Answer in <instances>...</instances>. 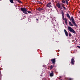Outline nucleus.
<instances>
[{"label": "nucleus", "instance_id": "obj_25", "mask_svg": "<svg viewBox=\"0 0 80 80\" xmlns=\"http://www.w3.org/2000/svg\"><path fill=\"white\" fill-rule=\"evenodd\" d=\"M62 19H63V20H64V16H62Z\"/></svg>", "mask_w": 80, "mask_h": 80}, {"label": "nucleus", "instance_id": "obj_21", "mask_svg": "<svg viewBox=\"0 0 80 80\" xmlns=\"http://www.w3.org/2000/svg\"><path fill=\"white\" fill-rule=\"evenodd\" d=\"M27 12L28 13H32V12H31V11H27Z\"/></svg>", "mask_w": 80, "mask_h": 80}, {"label": "nucleus", "instance_id": "obj_11", "mask_svg": "<svg viewBox=\"0 0 80 80\" xmlns=\"http://www.w3.org/2000/svg\"><path fill=\"white\" fill-rule=\"evenodd\" d=\"M69 23L70 25L71 26V27H73V24H72V22H71L70 21L69 22Z\"/></svg>", "mask_w": 80, "mask_h": 80}, {"label": "nucleus", "instance_id": "obj_15", "mask_svg": "<svg viewBox=\"0 0 80 80\" xmlns=\"http://www.w3.org/2000/svg\"><path fill=\"white\" fill-rule=\"evenodd\" d=\"M41 17L43 20H44V19H45V18L46 17H45V16L43 15V16H42Z\"/></svg>", "mask_w": 80, "mask_h": 80}, {"label": "nucleus", "instance_id": "obj_30", "mask_svg": "<svg viewBox=\"0 0 80 80\" xmlns=\"http://www.w3.org/2000/svg\"><path fill=\"white\" fill-rule=\"evenodd\" d=\"M54 7L55 8H56V6H54Z\"/></svg>", "mask_w": 80, "mask_h": 80}, {"label": "nucleus", "instance_id": "obj_28", "mask_svg": "<svg viewBox=\"0 0 80 80\" xmlns=\"http://www.w3.org/2000/svg\"><path fill=\"white\" fill-rule=\"evenodd\" d=\"M36 20H37V21H38V19H36Z\"/></svg>", "mask_w": 80, "mask_h": 80}, {"label": "nucleus", "instance_id": "obj_3", "mask_svg": "<svg viewBox=\"0 0 80 80\" xmlns=\"http://www.w3.org/2000/svg\"><path fill=\"white\" fill-rule=\"evenodd\" d=\"M21 11H22L23 12H25L27 11V8H21Z\"/></svg>", "mask_w": 80, "mask_h": 80}, {"label": "nucleus", "instance_id": "obj_9", "mask_svg": "<svg viewBox=\"0 0 80 80\" xmlns=\"http://www.w3.org/2000/svg\"><path fill=\"white\" fill-rule=\"evenodd\" d=\"M56 6H57V7L58 8H60L61 7L60 6V3H57L56 4Z\"/></svg>", "mask_w": 80, "mask_h": 80}, {"label": "nucleus", "instance_id": "obj_14", "mask_svg": "<svg viewBox=\"0 0 80 80\" xmlns=\"http://www.w3.org/2000/svg\"><path fill=\"white\" fill-rule=\"evenodd\" d=\"M9 2H10V3H14V2H13V0H9Z\"/></svg>", "mask_w": 80, "mask_h": 80}, {"label": "nucleus", "instance_id": "obj_13", "mask_svg": "<svg viewBox=\"0 0 80 80\" xmlns=\"http://www.w3.org/2000/svg\"><path fill=\"white\" fill-rule=\"evenodd\" d=\"M15 1H17L18 2H19V3H22V1L19 0H15Z\"/></svg>", "mask_w": 80, "mask_h": 80}, {"label": "nucleus", "instance_id": "obj_18", "mask_svg": "<svg viewBox=\"0 0 80 80\" xmlns=\"http://www.w3.org/2000/svg\"><path fill=\"white\" fill-rule=\"evenodd\" d=\"M62 7L63 8L64 10H66V8L65 7H64L63 5H62Z\"/></svg>", "mask_w": 80, "mask_h": 80}, {"label": "nucleus", "instance_id": "obj_37", "mask_svg": "<svg viewBox=\"0 0 80 80\" xmlns=\"http://www.w3.org/2000/svg\"><path fill=\"white\" fill-rule=\"evenodd\" d=\"M79 45H80V44Z\"/></svg>", "mask_w": 80, "mask_h": 80}, {"label": "nucleus", "instance_id": "obj_12", "mask_svg": "<svg viewBox=\"0 0 80 80\" xmlns=\"http://www.w3.org/2000/svg\"><path fill=\"white\" fill-rule=\"evenodd\" d=\"M50 77H53V72H52L50 74Z\"/></svg>", "mask_w": 80, "mask_h": 80}, {"label": "nucleus", "instance_id": "obj_5", "mask_svg": "<svg viewBox=\"0 0 80 80\" xmlns=\"http://www.w3.org/2000/svg\"><path fill=\"white\" fill-rule=\"evenodd\" d=\"M37 10H38V11H42V12H43L45 11V10H44V9L40 8H38Z\"/></svg>", "mask_w": 80, "mask_h": 80}, {"label": "nucleus", "instance_id": "obj_10", "mask_svg": "<svg viewBox=\"0 0 80 80\" xmlns=\"http://www.w3.org/2000/svg\"><path fill=\"white\" fill-rule=\"evenodd\" d=\"M64 21L65 22L66 24L67 25V18H64Z\"/></svg>", "mask_w": 80, "mask_h": 80}, {"label": "nucleus", "instance_id": "obj_35", "mask_svg": "<svg viewBox=\"0 0 80 80\" xmlns=\"http://www.w3.org/2000/svg\"><path fill=\"white\" fill-rule=\"evenodd\" d=\"M68 1H69V0H68Z\"/></svg>", "mask_w": 80, "mask_h": 80}, {"label": "nucleus", "instance_id": "obj_26", "mask_svg": "<svg viewBox=\"0 0 80 80\" xmlns=\"http://www.w3.org/2000/svg\"><path fill=\"white\" fill-rule=\"evenodd\" d=\"M51 66L52 67V68H53V67H54V66L53 65H52Z\"/></svg>", "mask_w": 80, "mask_h": 80}, {"label": "nucleus", "instance_id": "obj_4", "mask_svg": "<svg viewBox=\"0 0 80 80\" xmlns=\"http://www.w3.org/2000/svg\"><path fill=\"white\" fill-rule=\"evenodd\" d=\"M52 4V3L51 2H49V3H48L46 5V7H49V8H50L52 7V5H51V4Z\"/></svg>", "mask_w": 80, "mask_h": 80}, {"label": "nucleus", "instance_id": "obj_20", "mask_svg": "<svg viewBox=\"0 0 80 80\" xmlns=\"http://www.w3.org/2000/svg\"><path fill=\"white\" fill-rule=\"evenodd\" d=\"M66 3L67 5H68V0H66Z\"/></svg>", "mask_w": 80, "mask_h": 80}, {"label": "nucleus", "instance_id": "obj_34", "mask_svg": "<svg viewBox=\"0 0 80 80\" xmlns=\"http://www.w3.org/2000/svg\"><path fill=\"white\" fill-rule=\"evenodd\" d=\"M24 17H25V16H24Z\"/></svg>", "mask_w": 80, "mask_h": 80}, {"label": "nucleus", "instance_id": "obj_31", "mask_svg": "<svg viewBox=\"0 0 80 80\" xmlns=\"http://www.w3.org/2000/svg\"><path fill=\"white\" fill-rule=\"evenodd\" d=\"M79 13H80L79 15H80V11H79Z\"/></svg>", "mask_w": 80, "mask_h": 80}, {"label": "nucleus", "instance_id": "obj_29", "mask_svg": "<svg viewBox=\"0 0 80 80\" xmlns=\"http://www.w3.org/2000/svg\"><path fill=\"white\" fill-rule=\"evenodd\" d=\"M69 80H72V79L71 78H69Z\"/></svg>", "mask_w": 80, "mask_h": 80}, {"label": "nucleus", "instance_id": "obj_32", "mask_svg": "<svg viewBox=\"0 0 80 80\" xmlns=\"http://www.w3.org/2000/svg\"><path fill=\"white\" fill-rule=\"evenodd\" d=\"M38 1H37V2H38Z\"/></svg>", "mask_w": 80, "mask_h": 80}, {"label": "nucleus", "instance_id": "obj_7", "mask_svg": "<svg viewBox=\"0 0 80 80\" xmlns=\"http://www.w3.org/2000/svg\"><path fill=\"white\" fill-rule=\"evenodd\" d=\"M64 32L67 37H68V33L66 31V30L64 29Z\"/></svg>", "mask_w": 80, "mask_h": 80}, {"label": "nucleus", "instance_id": "obj_2", "mask_svg": "<svg viewBox=\"0 0 80 80\" xmlns=\"http://www.w3.org/2000/svg\"><path fill=\"white\" fill-rule=\"evenodd\" d=\"M68 30L69 31V32H72L74 34H75V33H76V32H75V30H73L71 27L69 26L68 27Z\"/></svg>", "mask_w": 80, "mask_h": 80}, {"label": "nucleus", "instance_id": "obj_6", "mask_svg": "<svg viewBox=\"0 0 80 80\" xmlns=\"http://www.w3.org/2000/svg\"><path fill=\"white\" fill-rule=\"evenodd\" d=\"M71 64L73 65H75V60L73 58L71 59Z\"/></svg>", "mask_w": 80, "mask_h": 80}, {"label": "nucleus", "instance_id": "obj_1", "mask_svg": "<svg viewBox=\"0 0 80 80\" xmlns=\"http://www.w3.org/2000/svg\"><path fill=\"white\" fill-rule=\"evenodd\" d=\"M66 15L67 17L68 18L70 19V21H72L71 20H72V22L74 24V25L75 27H77L78 26L77 25V24H76V23L75 22V20H74V19H73V16L71 17V19L70 16V15H69V14L68 13H67Z\"/></svg>", "mask_w": 80, "mask_h": 80}, {"label": "nucleus", "instance_id": "obj_17", "mask_svg": "<svg viewBox=\"0 0 80 80\" xmlns=\"http://www.w3.org/2000/svg\"><path fill=\"white\" fill-rule=\"evenodd\" d=\"M38 3L39 4H41V5H42V2H41V1H38Z\"/></svg>", "mask_w": 80, "mask_h": 80}, {"label": "nucleus", "instance_id": "obj_23", "mask_svg": "<svg viewBox=\"0 0 80 80\" xmlns=\"http://www.w3.org/2000/svg\"><path fill=\"white\" fill-rule=\"evenodd\" d=\"M23 13H25V14H26V15H27L28 14V13L26 12H23Z\"/></svg>", "mask_w": 80, "mask_h": 80}, {"label": "nucleus", "instance_id": "obj_8", "mask_svg": "<svg viewBox=\"0 0 80 80\" xmlns=\"http://www.w3.org/2000/svg\"><path fill=\"white\" fill-rule=\"evenodd\" d=\"M51 61L52 62L53 64H55V58H54L51 59Z\"/></svg>", "mask_w": 80, "mask_h": 80}, {"label": "nucleus", "instance_id": "obj_24", "mask_svg": "<svg viewBox=\"0 0 80 80\" xmlns=\"http://www.w3.org/2000/svg\"><path fill=\"white\" fill-rule=\"evenodd\" d=\"M50 70H52V68H53L51 66H50Z\"/></svg>", "mask_w": 80, "mask_h": 80}, {"label": "nucleus", "instance_id": "obj_36", "mask_svg": "<svg viewBox=\"0 0 80 80\" xmlns=\"http://www.w3.org/2000/svg\"><path fill=\"white\" fill-rule=\"evenodd\" d=\"M61 9H62V8Z\"/></svg>", "mask_w": 80, "mask_h": 80}, {"label": "nucleus", "instance_id": "obj_22", "mask_svg": "<svg viewBox=\"0 0 80 80\" xmlns=\"http://www.w3.org/2000/svg\"><path fill=\"white\" fill-rule=\"evenodd\" d=\"M69 37H72V34H71V33H69Z\"/></svg>", "mask_w": 80, "mask_h": 80}, {"label": "nucleus", "instance_id": "obj_19", "mask_svg": "<svg viewBox=\"0 0 80 80\" xmlns=\"http://www.w3.org/2000/svg\"><path fill=\"white\" fill-rule=\"evenodd\" d=\"M61 14H62V16H64V13L63 12H62L61 13Z\"/></svg>", "mask_w": 80, "mask_h": 80}, {"label": "nucleus", "instance_id": "obj_27", "mask_svg": "<svg viewBox=\"0 0 80 80\" xmlns=\"http://www.w3.org/2000/svg\"><path fill=\"white\" fill-rule=\"evenodd\" d=\"M77 47H78V48H80V46H77Z\"/></svg>", "mask_w": 80, "mask_h": 80}, {"label": "nucleus", "instance_id": "obj_33", "mask_svg": "<svg viewBox=\"0 0 80 80\" xmlns=\"http://www.w3.org/2000/svg\"><path fill=\"white\" fill-rule=\"evenodd\" d=\"M2 0H0V1H2Z\"/></svg>", "mask_w": 80, "mask_h": 80}, {"label": "nucleus", "instance_id": "obj_16", "mask_svg": "<svg viewBox=\"0 0 80 80\" xmlns=\"http://www.w3.org/2000/svg\"><path fill=\"white\" fill-rule=\"evenodd\" d=\"M63 3H65V1H64V0H62L61 1Z\"/></svg>", "mask_w": 80, "mask_h": 80}]
</instances>
